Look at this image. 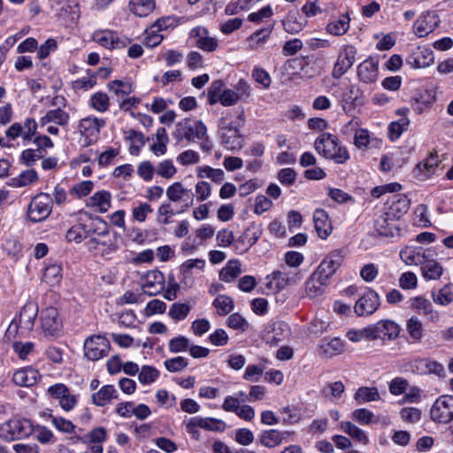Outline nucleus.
Here are the masks:
<instances>
[{"label":"nucleus","instance_id":"1","mask_svg":"<svg viewBox=\"0 0 453 453\" xmlns=\"http://www.w3.org/2000/svg\"><path fill=\"white\" fill-rule=\"evenodd\" d=\"M33 426L28 419H10L0 425V439L12 441L28 437L33 433Z\"/></svg>","mask_w":453,"mask_h":453},{"label":"nucleus","instance_id":"2","mask_svg":"<svg viewBox=\"0 0 453 453\" xmlns=\"http://www.w3.org/2000/svg\"><path fill=\"white\" fill-rule=\"evenodd\" d=\"M206 132V126L202 120L192 121L189 119H185L175 125L173 136L178 142L184 139L194 142L196 138L203 139Z\"/></svg>","mask_w":453,"mask_h":453},{"label":"nucleus","instance_id":"3","mask_svg":"<svg viewBox=\"0 0 453 453\" xmlns=\"http://www.w3.org/2000/svg\"><path fill=\"white\" fill-rule=\"evenodd\" d=\"M400 328L398 325L390 319H382L375 324L369 325L363 328V334L366 340L373 341L394 340L399 335Z\"/></svg>","mask_w":453,"mask_h":453},{"label":"nucleus","instance_id":"4","mask_svg":"<svg viewBox=\"0 0 453 453\" xmlns=\"http://www.w3.org/2000/svg\"><path fill=\"white\" fill-rule=\"evenodd\" d=\"M52 204L53 200L49 194H37L28 204V219L35 223L45 220L52 211Z\"/></svg>","mask_w":453,"mask_h":453},{"label":"nucleus","instance_id":"5","mask_svg":"<svg viewBox=\"0 0 453 453\" xmlns=\"http://www.w3.org/2000/svg\"><path fill=\"white\" fill-rule=\"evenodd\" d=\"M342 261V251L340 250H333L322 260L312 274L316 279H319L326 285H328L329 279L335 273Z\"/></svg>","mask_w":453,"mask_h":453},{"label":"nucleus","instance_id":"6","mask_svg":"<svg viewBox=\"0 0 453 453\" xmlns=\"http://www.w3.org/2000/svg\"><path fill=\"white\" fill-rule=\"evenodd\" d=\"M430 417L433 421L440 424H449L453 420V396L441 395L433 403L430 409Z\"/></svg>","mask_w":453,"mask_h":453},{"label":"nucleus","instance_id":"7","mask_svg":"<svg viewBox=\"0 0 453 453\" xmlns=\"http://www.w3.org/2000/svg\"><path fill=\"white\" fill-rule=\"evenodd\" d=\"M111 344L108 339L102 335H92L84 342V355L92 361L106 357L110 351Z\"/></svg>","mask_w":453,"mask_h":453},{"label":"nucleus","instance_id":"8","mask_svg":"<svg viewBox=\"0 0 453 453\" xmlns=\"http://www.w3.org/2000/svg\"><path fill=\"white\" fill-rule=\"evenodd\" d=\"M41 327L44 336L57 338L62 329V320L59 319L58 311L55 307H48L41 312Z\"/></svg>","mask_w":453,"mask_h":453},{"label":"nucleus","instance_id":"9","mask_svg":"<svg viewBox=\"0 0 453 453\" xmlns=\"http://www.w3.org/2000/svg\"><path fill=\"white\" fill-rule=\"evenodd\" d=\"M380 306V297L379 294L366 288L365 292L359 297L354 306V312L359 316H370L373 314Z\"/></svg>","mask_w":453,"mask_h":453},{"label":"nucleus","instance_id":"10","mask_svg":"<svg viewBox=\"0 0 453 453\" xmlns=\"http://www.w3.org/2000/svg\"><path fill=\"white\" fill-rule=\"evenodd\" d=\"M357 49L353 45H343L339 52L337 61L334 65L332 76L340 79L355 63Z\"/></svg>","mask_w":453,"mask_h":453},{"label":"nucleus","instance_id":"11","mask_svg":"<svg viewBox=\"0 0 453 453\" xmlns=\"http://www.w3.org/2000/svg\"><path fill=\"white\" fill-rule=\"evenodd\" d=\"M203 428L208 431L223 432L226 428L224 421L213 418H191L187 425L186 429L188 433L191 434L194 437L198 435L197 428Z\"/></svg>","mask_w":453,"mask_h":453},{"label":"nucleus","instance_id":"12","mask_svg":"<svg viewBox=\"0 0 453 453\" xmlns=\"http://www.w3.org/2000/svg\"><path fill=\"white\" fill-rule=\"evenodd\" d=\"M244 111L242 108L238 116L237 121L235 122V127L233 129H228L226 132L220 133V139L222 144L227 150H240L242 146V138L239 133V128L244 125Z\"/></svg>","mask_w":453,"mask_h":453},{"label":"nucleus","instance_id":"13","mask_svg":"<svg viewBox=\"0 0 453 453\" xmlns=\"http://www.w3.org/2000/svg\"><path fill=\"white\" fill-rule=\"evenodd\" d=\"M105 126V120L96 117H86L79 122V131L88 140L87 145L96 141L101 128Z\"/></svg>","mask_w":453,"mask_h":453},{"label":"nucleus","instance_id":"14","mask_svg":"<svg viewBox=\"0 0 453 453\" xmlns=\"http://www.w3.org/2000/svg\"><path fill=\"white\" fill-rule=\"evenodd\" d=\"M357 73L360 82L375 83L379 76V61L369 57L357 65Z\"/></svg>","mask_w":453,"mask_h":453},{"label":"nucleus","instance_id":"15","mask_svg":"<svg viewBox=\"0 0 453 453\" xmlns=\"http://www.w3.org/2000/svg\"><path fill=\"white\" fill-rule=\"evenodd\" d=\"M398 219H394L389 212H384L374 221V226L378 234L385 237L399 235L400 228L396 224Z\"/></svg>","mask_w":453,"mask_h":453},{"label":"nucleus","instance_id":"16","mask_svg":"<svg viewBox=\"0 0 453 453\" xmlns=\"http://www.w3.org/2000/svg\"><path fill=\"white\" fill-rule=\"evenodd\" d=\"M410 308L426 317L432 323H437L440 320V313L434 309L429 300L422 296L410 299Z\"/></svg>","mask_w":453,"mask_h":453},{"label":"nucleus","instance_id":"17","mask_svg":"<svg viewBox=\"0 0 453 453\" xmlns=\"http://www.w3.org/2000/svg\"><path fill=\"white\" fill-rule=\"evenodd\" d=\"M51 9L55 12L56 16L66 25L75 23L79 19V4L77 3L70 4L69 2H55Z\"/></svg>","mask_w":453,"mask_h":453},{"label":"nucleus","instance_id":"18","mask_svg":"<svg viewBox=\"0 0 453 453\" xmlns=\"http://www.w3.org/2000/svg\"><path fill=\"white\" fill-rule=\"evenodd\" d=\"M339 139L329 133H323L314 142L315 150L326 159H331L334 150L338 144Z\"/></svg>","mask_w":453,"mask_h":453},{"label":"nucleus","instance_id":"19","mask_svg":"<svg viewBox=\"0 0 453 453\" xmlns=\"http://www.w3.org/2000/svg\"><path fill=\"white\" fill-rule=\"evenodd\" d=\"M41 378L38 370L28 366L18 370L12 377L13 382L19 387H32L35 385Z\"/></svg>","mask_w":453,"mask_h":453},{"label":"nucleus","instance_id":"20","mask_svg":"<svg viewBox=\"0 0 453 453\" xmlns=\"http://www.w3.org/2000/svg\"><path fill=\"white\" fill-rule=\"evenodd\" d=\"M314 227L321 239H326L332 233L333 226L328 214L323 209H316L313 213Z\"/></svg>","mask_w":453,"mask_h":453},{"label":"nucleus","instance_id":"21","mask_svg":"<svg viewBox=\"0 0 453 453\" xmlns=\"http://www.w3.org/2000/svg\"><path fill=\"white\" fill-rule=\"evenodd\" d=\"M194 198L190 197V200L180 206V209L174 211L169 202L163 203L157 209V221L162 225H168L171 223L170 218L179 213L186 211L190 206L193 205Z\"/></svg>","mask_w":453,"mask_h":453},{"label":"nucleus","instance_id":"22","mask_svg":"<svg viewBox=\"0 0 453 453\" xmlns=\"http://www.w3.org/2000/svg\"><path fill=\"white\" fill-rule=\"evenodd\" d=\"M434 62V53L430 49L418 48L415 52L408 56L406 63L414 68H423Z\"/></svg>","mask_w":453,"mask_h":453},{"label":"nucleus","instance_id":"23","mask_svg":"<svg viewBox=\"0 0 453 453\" xmlns=\"http://www.w3.org/2000/svg\"><path fill=\"white\" fill-rule=\"evenodd\" d=\"M168 202L171 203L183 201L185 203L190 200V197L194 198L190 189L185 188L183 184L180 181H176L170 185L165 191Z\"/></svg>","mask_w":453,"mask_h":453},{"label":"nucleus","instance_id":"24","mask_svg":"<svg viewBox=\"0 0 453 453\" xmlns=\"http://www.w3.org/2000/svg\"><path fill=\"white\" fill-rule=\"evenodd\" d=\"M350 19L348 13L334 18L326 26V32L334 36L345 35L349 28Z\"/></svg>","mask_w":453,"mask_h":453},{"label":"nucleus","instance_id":"25","mask_svg":"<svg viewBox=\"0 0 453 453\" xmlns=\"http://www.w3.org/2000/svg\"><path fill=\"white\" fill-rule=\"evenodd\" d=\"M118 392L113 385H105L96 393L92 395V402L96 406H105L110 403L111 399H118Z\"/></svg>","mask_w":453,"mask_h":453},{"label":"nucleus","instance_id":"26","mask_svg":"<svg viewBox=\"0 0 453 453\" xmlns=\"http://www.w3.org/2000/svg\"><path fill=\"white\" fill-rule=\"evenodd\" d=\"M392 198L393 200L388 212H389L394 219H399L409 211L410 200L406 196L401 194L394 195Z\"/></svg>","mask_w":453,"mask_h":453},{"label":"nucleus","instance_id":"27","mask_svg":"<svg viewBox=\"0 0 453 453\" xmlns=\"http://www.w3.org/2000/svg\"><path fill=\"white\" fill-rule=\"evenodd\" d=\"M269 277H271V280L268 283V287L272 288V285L275 283V288L278 291L285 288L288 285L296 283L297 280L302 279L299 273H296L294 277H290L288 273L280 271L273 272Z\"/></svg>","mask_w":453,"mask_h":453},{"label":"nucleus","instance_id":"28","mask_svg":"<svg viewBox=\"0 0 453 453\" xmlns=\"http://www.w3.org/2000/svg\"><path fill=\"white\" fill-rule=\"evenodd\" d=\"M305 23L304 17L300 16L297 11H291L283 20V27L287 33L296 34L303 29Z\"/></svg>","mask_w":453,"mask_h":453},{"label":"nucleus","instance_id":"29","mask_svg":"<svg viewBox=\"0 0 453 453\" xmlns=\"http://www.w3.org/2000/svg\"><path fill=\"white\" fill-rule=\"evenodd\" d=\"M111 196L109 191H97L89 197L88 204L91 207H96L100 213H104L111 207Z\"/></svg>","mask_w":453,"mask_h":453},{"label":"nucleus","instance_id":"30","mask_svg":"<svg viewBox=\"0 0 453 453\" xmlns=\"http://www.w3.org/2000/svg\"><path fill=\"white\" fill-rule=\"evenodd\" d=\"M285 434L288 435L290 433H280L275 429L265 430L261 434L259 441L265 447L273 448L281 443Z\"/></svg>","mask_w":453,"mask_h":453},{"label":"nucleus","instance_id":"31","mask_svg":"<svg viewBox=\"0 0 453 453\" xmlns=\"http://www.w3.org/2000/svg\"><path fill=\"white\" fill-rule=\"evenodd\" d=\"M421 263L422 275L425 279L438 280L442 274V266L433 259H427Z\"/></svg>","mask_w":453,"mask_h":453},{"label":"nucleus","instance_id":"32","mask_svg":"<svg viewBox=\"0 0 453 453\" xmlns=\"http://www.w3.org/2000/svg\"><path fill=\"white\" fill-rule=\"evenodd\" d=\"M242 273L241 263L230 260L219 273V280L225 282L234 281Z\"/></svg>","mask_w":453,"mask_h":453},{"label":"nucleus","instance_id":"33","mask_svg":"<svg viewBox=\"0 0 453 453\" xmlns=\"http://www.w3.org/2000/svg\"><path fill=\"white\" fill-rule=\"evenodd\" d=\"M38 314V306L34 303H26L19 312V321L24 322L26 327H33L35 320Z\"/></svg>","mask_w":453,"mask_h":453},{"label":"nucleus","instance_id":"34","mask_svg":"<svg viewBox=\"0 0 453 453\" xmlns=\"http://www.w3.org/2000/svg\"><path fill=\"white\" fill-rule=\"evenodd\" d=\"M69 120V114L58 108L56 110L49 111L45 116H43L40 122L42 126L54 122L57 125L64 126L66 125Z\"/></svg>","mask_w":453,"mask_h":453},{"label":"nucleus","instance_id":"35","mask_svg":"<svg viewBox=\"0 0 453 453\" xmlns=\"http://www.w3.org/2000/svg\"><path fill=\"white\" fill-rule=\"evenodd\" d=\"M406 330L410 337L419 342L424 335V328L421 320L417 316H411L406 322Z\"/></svg>","mask_w":453,"mask_h":453},{"label":"nucleus","instance_id":"36","mask_svg":"<svg viewBox=\"0 0 453 453\" xmlns=\"http://www.w3.org/2000/svg\"><path fill=\"white\" fill-rule=\"evenodd\" d=\"M326 286L327 285H326L319 279H316V277L311 274L305 282L306 296L310 298L319 296L324 293Z\"/></svg>","mask_w":453,"mask_h":453},{"label":"nucleus","instance_id":"37","mask_svg":"<svg viewBox=\"0 0 453 453\" xmlns=\"http://www.w3.org/2000/svg\"><path fill=\"white\" fill-rule=\"evenodd\" d=\"M341 428L344 433L348 434L351 438L357 441L358 442L365 445L368 443V437L366 436L365 433L351 422H342Z\"/></svg>","mask_w":453,"mask_h":453},{"label":"nucleus","instance_id":"38","mask_svg":"<svg viewBox=\"0 0 453 453\" xmlns=\"http://www.w3.org/2000/svg\"><path fill=\"white\" fill-rule=\"evenodd\" d=\"M38 178L37 173L31 169L23 171L19 176L12 178L9 186L13 188H20L35 181Z\"/></svg>","mask_w":453,"mask_h":453},{"label":"nucleus","instance_id":"39","mask_svg":"<svg viewBox=\"0 0 453 453\" xmlns=\"http://www.w3.org/2000/svg\"><path fill=\"white\" fill-rule=\"evenodd\" d=\"M272 33V28H261L252 33L248 38V47L250 50L257 49L258 46L266 42Z\"/></svg>","mask_w":453,"mask_h":453},{"label":"nucleus","instance_id":"40","mask_svg":"<svg viewBox=\"0 0 453 453\" xmlns=\"http://www.w3.org/2000/svg\"><path fill=\"white\" fill-rule=\"evenodd\" d=\"M262 233V225H257L253 222L249 227L245 229L243 234L239 237V242H243L245 239H248L249 246L252 247L261 237Z\"/></svg>","mask_w":453,"mask_h":453},{"label":"nucleus","instance_id":"41","mask_svg":"<svg viewBox=\"0 0 453 453\" xmlns=\"http://www.w3.org/2000/svg\"><path fill=\"white\" fill-rule=\"evenodd\" d=\"M354 398L361 404L380 399V394L376 388L361 387L356 391Z\"/></svg>","mask_w":453,"mask_h":453},{"label":"nucleus","instance_id":"42","mask_svg":"<svg viewBox=\"0 0 453 453\" xmlns=\"http://www.w3.org/2000/svg\"><path fill=\"white\" fill-rule=\"evenodd\" d=\"M438 159L436 156L433 154L430 155L429 157L426 159L425 162H420L416 165L415 168L412 171L413 177L420 181L426 180V175H422L420 173V167H428L429 170H432V173L434 174V169L438 166Z\"/></svg>","mask_w":453,"mask_h":453},{"label":"nucleus","instance_id":"43","mask_svg":"<svg viewBox=\"0 0 453 453\" xmlns=\"http://www.w3.org/2000/svg\"><path fill=\"white\" fill-rule=\"evenodd\" d=\"M213 306L217 309L220 316H225L232 311L234 309V301L231 297L224 295H219L214 301Z\"/></svg>","mask_w":453,"mask_h":453},{"label":"nucleus","instance_id":"44","mask_svg":"<svg viewBox=\"0 0 453 453\" xmlns=\"http://www.w3.org/2000/svg\"><path fill=\"white\" fill-rule=\"evenodd\" d=\"M129 9L138 17H147L155 9V2H129Z\"/></svg>","mask_w":453,"mask_h":453},{"label":"nucleus","instance_id":"45","mask_svg":"<svg viewBox=\"0 0 453 453\" xmlns=\"http://www.w3.org/2000/svg\"><path fill=\"white\" fill-rule=\"evenodd\" d=\"M90 105L94 110L99 112H104L110 106V98L107 94L104 92H96L91 96Z\"/></svg>","mask_w":453,"mask_h":453},{"label":"nucleus","instance_id":"46","mask_svg":"<svg viewBox=\"0 0 453 453\" xmlns=\"http://www.w3.org/2000/svg\"><path fill=\"white\" fill-rule=\"evenodd\" d=\"M433 300L435 303L448 305L453 302V291L450 285H445L438 292H433Z\"/></svg>","mask_w":453,"mask_h":453},{"label":"nucleus","instance_id":"47","mask_svg":"<svg viewBox=\"0 0 453 453\" xmlns=\"http://www.w3.org/2000/svg\"><path fill=\"white\" fill-rule=\"evenodd\" d=\"M204 265L205 261L200 258L188 259L183 262L180 265V273L183 276V282L186 284V280L188 278L192 269L197 268L199 270H203Z\"/></svg>","mask_w":453,"mask_h":453},{"label":"nucleus","instance_id":"48","mask_svg":"<svg viewBox=\"0 0 453 453\" xmlns=\"http://www.w3.org/2000/svg\"><path fill=\"white\" fill-rule=\"evenodd\" d=\"M93 40L106 49H111L114 42V32L111 30L95 31L92 35Z\"/></svg>","mask_w":453,"mask_h":453},{"label":"nucleus","instance_id":"49","mask_svg":"<svg viewBox=\"0 0 453 453\" xmlns=\"http://www.w3.org/2000/svg\"><path fill=\"white\" fill-rule=\"evenodd\" d=\"M43 417L48 416L51 418L54 426L60 432L72 434L74 432L75 426L70 421L62 417H54L52 414L46 412L43 413Z\"/></svg>","mask_w":453,"mask_h":453},{"label":"nucleus","instance_id":"50","mask_svg":"<svg viewBox=\"0 0 453 453\" xmlns=\"http://www.w3.org/2000/svg\"><path fill=\"white\" fill-rule=\"evenodd\" d=\"M410 121L408 119L403 118L400 119L399 121H394L390 123L388 127V138L391 141L397 140L400 135L403 134V132L409 126Z\"/></svg>","mask_w":453,"mask_h":453},{"label":"nucleus","instance_id":"51","mask_svg":"<svg viewBox=\"0 0 453 453\" xmlns=\"http://www.w3.org/2000/svg\"><path fill=\"white\" fill-rule=\"evenodd\" d=\"M46 151L42 150L27 149L20 155V162L27 166L34 165L38 159L43 158Z\"/></svg>","mask_w":453,"mask_h":453},{"label":"nucleus","instance_id":"52","mask_svg":"<svg viewBox=\"0 0 453 453\" xmlns=\"http://www.w3.org/2000/svg\"><path fill=\"white\" fill-rule=\"evenodd\" d=\"M159 376V372L153 366L143 365L138 374V380L142 384H150Z\"/></svg>","mask_w":453,"mask_h":453},{"label":"nucleus","instance_id":"53","mask_svg":"<svg viewBox=\"0 0 453 453\" xmlns=\"http://www.w3.org/2000/svg\"><path fill=\"white\" fill-rule=\"evenodd\" d=\"M22 127L23 129L21 137L23 140V143L26 145L29 142L34 140L38 126L34 119L29 118L26 119L24 126Z\"/></svg>","mask_w":453,"mask_h":453},{"label":"nucleus","instance_id":"54","mask_svg":"<svg viewBox=\"0 0 453 453\" xmlns=\"http://www.w3.org/2000/svg\"><path fill=\"white\" fill-rule=\"evenodd\" d=\"M324 354L328 357L338 355L343 351V343L339 338H334L320 346Z\"/></svg>","mask_w":453,"mask_h":453},{"label":"nucleus","instance_id":"55","mask_svg":"<svg viewBox=\"0 0 453 453\" xmlns=\"http://www.w3.org/2000/svg\"><path fill=\"white\" fill-rule=\"evenodd\" d=\"M61 271L62 268L59 265L54 264L47 266L43 273L44 280L50 285L59 282L61 279Z\"/></svg>","mask_w":453,"mask_h":453},{"label":"nucleus","instance_id":"56","mask_svg":"<svg viewBox=\"0 0 453 453\" xmlns=\"http://www.w3.org/2000/svg\"><path fill=\"white\" fill-rule=\"evenodd\" d=\"M190 306L187 303H174L170 310L169 316L174 320H182L189 313Z\"/></svg>","mask_w":453,"mask_h":453},{"label":"nucleus","instance_id":"57","mask_svg":"<svg viewBox=\"0 0 453 453\" xmlns=\"http://www.w3.org/2000/svg\"><path fill=\"white\" fill-rule=\"evenodd\" d=\"M165 283V275L159 270H151L149 271L144 275V282L142 284H147V286L157 285L156 287L164 286Z\"/></svg>","mask_w":453,"mask_h":453},{"label":"nucleus","instance_id":"58","mask_svg":"<svg viewBox=\"0 0 453 453\" xmlns=\"http://www.w3.org/2000/svg\"><path fill=\"white\" fill-rule=\"evenodd\" d=\"M188 365V359L183 357H176L165 361V366L171 372H180Z\"/></svg>","mask_w":453,"mask_h":453},{"label":"nucleus","instance_id":"59","mask_svg":"<svg viewBox=\"0 0 453 453\" xmlns=\"http://www.w3.org/2000/svg\"><path fill=\"white\" fill-rule=\"evenodd\" d=\"M156 172L159 176L169 179L175 174L176 168L172 160L166 159L157 165Z\"/></svg>","mask_w":453,"mask_h":453},{"label":"nucleus","instance_id":"60","mask_svg":"<svg viewBox=\"0 0 453 453\" xmlns=\"http://www.w3.org/2000/svg\"><path fill=\"white\" fill-rule=\"evenodd\" d=\"M180 285L176 282L173 274H169L167 278V287L164 292V297L168 301L177 298Z\"/></svg>","mask_w":453,"mask_h":453},{"label":"nucleus","instance_id":"61","mask_svg":"<svg viewBox=\"0 0 453 453\" xmlns=\"http://www.w3.org/2000/svg\"><path fill=\"white\" fill-rule=\"evenodd\" d=\"M188 347L189 340L185 336H178L169 342V349L173 353L186 351Z\"/></svg>","mask_w":453,"mask_h":453},{"label":"nucleus","instance_id":"62","mask_svg":"<svg viewBox=\"0 0 453 453\" xmlns=\"http://www.w3.org/2000/svg\"><path fill=\"white\" fill-rule=\"evenodd\" d=\"M109 88L112 89L117 96H127L132 92L131 84L120 80H114L110 82Z\"/></svg>","mask_w":453,"mask_h":453},{"label":"nucleus","instance_id":"63","mask_svg":"<svg viewBox=\"0 0 453 453\" xmlns=\"http://www.w3.org/2000/svg\"><path fill=\"white\" fill-rule=\"evenodd\" d=\"M402 419L409 423H415L420 419L421 411L418 408L404 407L400 411Z\"/></svg>","mask_w":453,"mask_h":453},{"label":"nucleus","instance_id":"64","mask_svg":"<svg viewBox=\"0 0 453 453\" xmlns=\"http://www.w3.org/2000/svg\"><path fill=\"white\" fill-rule=\"evenodd\" d=\"M153 209L147 203H142L139 206L134 207L132 211V215L134 219L139 222H144L146 220L147 215L151 213Z\"/></svg>","mask_w":453,"mask_h":453}]
</instances>
